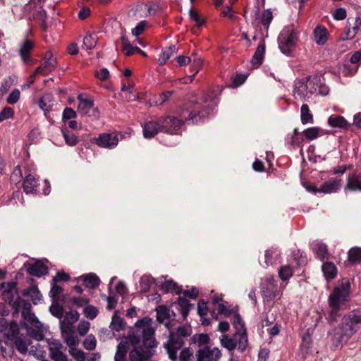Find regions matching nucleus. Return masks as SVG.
Listing matches in <instances>:
<instances>
[{"mask_svg": "<svg viewBox=\"0 0 361 361\" xmlns=\"http://www.w3.org/2000/svg\"><path fill=\"white\" fill-rule=\"evenodd\" d=\"M214 102L205 97L201 101H190L184 104L180 111V118L173 116L158 118L161 133L171 135H180L185 122L191 121L192 124L204 121L214 109Z\"/></svg>", "mask_w": 361, "mask_h": 361, "instance_id": "1", "label": "nucleus"}, {"mask_svg": "<svg viewBox=\"0 0 361 361\" xmlns=\"http://www.w3.org/2000/svg\"><path fill=\"white\" fill-rule=\"evenodd\" d=\"M149 319L144 317L139 319L135 324V328L140 331L142 345L134 347L129 353L130 361H148L154 355V350L158 342L154 338L155 331L149 326Z\"/></svg>", "mask_w": 361, "mask_h": 361, "instance_id": "2", "label": "nucleus"}, {"mask_svg": "<svg viewBox=\"0 0 361 361\" xmlns=\"http://www.w3.org/2000/svg\"><path fill=\"white\" fill-rule=\"evenodd\" d=\"M350 284L348 280H343L341 283L334 287L329 295L328 302L331 310L326 319L329 322H336L341 316V310L348 307L350 298Z\"/></svg>", "mask_w": 361, "mask_h": 361, "instance_id": "3", "label": "nucleus"}, {"mask_svg": "<svg viewBox=\"0 0 361 361\" xmlns=\"http://www.w3.org/2000/svg\"><path fill=\"white\" fill-rule=\"evenodd\" d=\"M361 326V310L356 309L343 316L335 334L339 343H345Z\"/></svg>", "mask_w": 361, "mask_h": 361, "instance_id": "4", "label": "nucleus"}, {"mask_svg": "<svg viewBox=\"0 0 361 361\" xmlns=\"http://www.w3.org/2000/svg\"><path fill=\"white\" fill-rule=\"evenodd\" d=\"M299 32L293 25L286 26L278 37L281 51L286 56H290L298 40Z\"/></svg>", "mask_w": 361, "mask_h": 361, "instance_id": "5", "label": "nucleus"}, {"mask_svg": "<svg viewBox=\"0 0 361 361\" xmlns=\"http://www.w3.org/2000/svg\"><path fill=\"white\" fill-rule=\"evenodd\" d=\"M34 48V42L27 39L20 47L18 54L23 63L26 66H33L38 61L37 59L31 56V52Z\"/></svg>", "mask_w": 361, "mask_h": 361, "instance_id": "6", "label": "nucleus"}, {"mask_svg": "<svg viewBox=\"0 0 361 361\" xmlns=\"http://www.w3.org/2000/svg\"><path fill=\"white\" fill-rule=\"evenodd\" d=\"M278 286L273 277H267L262 283V295L264 300L270 302L277 295Z\"/></svg>", "mask_w": 361, "mask_h": 361, "instance_id": "7", "label": "nucleus"}, {"mask_svg": "<svg viewBox=\"0 0 361 361\" xmlns=\"http://www.w3.org/2000/svg\"><path fill=\"white\" fill-rule=\"evenodd\" d=\"M196 356L197 361H219L221 353L217 348L211 349L206 345L197 351Z\"/></svg>", "mask_w": 361, "mask_h": 361, "instance_id": "8", "label": "nucleus"}, {"mask_svg": "<svg viewBox=\"0 0 361 361\" xmlns=\"http://www.w3.org/2000/svg\"><path fill=\"white\" fill-rule=\"evenodd\" d=\"M95 142L101 147L114 148L118 143V135L115 133L100 134L96 139Z\"/></svg>", "mask_w": 361, "mask_h": 361, "instance_id": "9", "label": "nucleus"}, {"mask_svg": "<svg viewBox=\"0 0 361 361\" xmlns=\"http://www.w3.org/2000/svg\"><path fill=\"white\" fill-rule=\"evenodd\" d=\"M143 136L146 139L154 137L159 133H161V127L158 118L154 121L146 122L142 126Z\"/></svg>", "mask_w": 361, "mask_h": 361, "instance_id": "10", "label": "nucleus"}, {"mask_svg": "<svg viewBox=\"0 0 361 361\" xmlns=\"http://www.w3.org/2000/svg\"><path fill=\"white\" fill-rule=\"evenodd\" d=\"M307 85L305 78L295 80L294 87L295 98L299 97L302 101H306L307 97L310 98Z\"/></svg>", "mask_w": 361, "mask_h": 361, "instance_id": "11", "label": "nucleus"}, {"mask_svg": "<svg viewBox=\"0 0 361 361\" xmlns=\"http://www.w3.org/2000/svg\"><path fill=\"white\" fill-rule=\"evenodd\" d=\"M341 186V179L329 178L322 183L320 187V191L322 193H332L337 192Z\"/></svg>", "mask_w": 361, "mask_h": 361, "instance_id": "12", "label": "nucleus"}, {"mask_svg": "<svg viewBox=\"0 0 361 361\" xmlns=\"http://www.w3.org/2000/svg\"><path fill=\"white\" fill-rule=\"evenodd\" d=\"M27 272L31 276L41 277L48 274V267L44 263L37 261L29 265Z\"/></svg>", "mask_w": 361, "mask_h": 361, "instance_id": "13", "label": "nucleus"}, {"mask_svg": "<svg viewBox=\"0 0 361 361\" xmlns=\"http://www.w3.org/2000/svg\"><path fill=\"white\" fill-rule=\"evenodd\" d=\"M78 100L79 102L78 110L81 114H87L94 107V101L85 94H80L78 96Z\"/></svg>", "mask_w": 361, "mask_h": 361, "instance_id": "14", "label": "nucleus"}, {"mask_svg": "<svg viewBox=\"0 0 361 361\" xmlns=\"http://www.w3.org/2000/svg\"><path fill=\"white\" fill-rule=\"evenodd\" d=\"M345 190L361 191V175L353 173L348 175Z\"/></svg>", "mask_w": 361, "mask_h": 361, "instance_id": "15", "label": "nucleus"}, {"mask_svg": "<svg viewBox=\"0 0 361 361\" xmlns=\"http://www.w3.org/2000/svg\"><path fill=\"white\" fill-rule=\"evenodd\" d=\"M328 124L332 128H338L343 130L348 129L350 124L346 119L338 114H332L328 118Z\"/></svg>", "mask_w": 361, "mask_h": 361, "instance_id": "16", "label": "nucleus"}, {"mask_svg": "<svg viewBox=\"0 0 361 361\" xmlns=\"http://www.w3.org/2000/svg\"><path fill=\"white\" fill-rule=\"evenodd\" d=\"M265 47L264 39H262L252 58L251 61L253 66L258 67L262 63L265 53Z\"/></svg>", "mask_w": 361, "mask_h": 361, "instance_id": "17", "label": "nucleus"}, {"mask_svg": "<svg viewBox=\"0 0 361 361\" xmlns=\"http://www.w3.org/2000/svg\"><path fill=\"white\" fill-rule=\"evenodd\" d=\"M38 180L32 175L28 174L25 176L23 181V190L26 194H36Z\"/></svg>", "mask_w": 361, "mask_h": 361, "instance_id": "18", "label": "nucleus"}, {"mask_svg": "<svg viewBox=\"0 0 361 361\" xmlns=\"http://www.w3.org/2000/svg\"><path fill=\"white\" fill-rule=\"evenodd\" d=\"M82 280L83 285L87 288L95 289L100 284L99 278L94 273H89L79 277L78 281Z\"/></svg>", "mask_w": 361, "mask_h": 361, "instance_id": "19", "label": "nucleus"}, {"mask_svg": "<svg viewBox=\"0 0 361 361\" xmlns=\"http://www.w3.org/2000/svg\"><path fill=\"white\" fill-rule=\"evenodd\" d=\"M328 132L318 127H311L302 132V135L307 141H312L319 136L327 134Z\"/></svg>", "mask_w": 361, "mask_h": 361, "instance_id": "20", "label": "nucleus"}, {"mask_svg": "<svg viewBox=\"0 0 361 361\" xmlns=\"http://www.w3.org/2000/svg\"><path fill=\"white\" fill-rule=\"evenodd\" d=\"M328 30L323 25H317L314 30L315 42L319 45H324L328 39Z\"/></svg>", "mask_w": 361, "mask_h": 361, "instance_id": "21", "label": "nucleus"}, {"mask_svg": "<svg viewBox=\"0 0 361 361\" xmlns=\"http://www.w3.org/2000/svg\"><path fill=\"white\" fill-rule=\"evenodd\" d=\"M23 295L26 298H30L34 305L38 304L42 298L40 291L36 286H32L23 290Z\"/></svg>", "mask_w": 361, "mask_h": 361, "instance_id": "22", "label": "nucleus"}, {"mask_svg": "<svg viewBox=\"0 0 361 361\" xmlns=\"http://www.w3.org/2000/svg\"><path fill=\"white\" fill-rule=\"evenodd\" d=\"M53 96L51 94H44L42 95L38 102L39 107L43 110L46 116L49 113L53 105Z\"/></svg>", "mask_w": 361, "mask_h": 361, "instance_id": "23", "label": "nucleus"}, {"mask_svg": "<svg viewBox=\"0 0 361 361\" xmlns=\"http://www.w3.org/2000/svg\"><path fill=\"white\" fill-rule=\"evenodd\" d=\"M322 271L326 279H334L337 275V268L331 262H324L322 265Z\"/></svg>", "mask_w": 361, "mask_h": 361, "instance_id": "24", "label": "nucleus"}, {"mask_svg": "<svg viewBox=\"0 0 361 361\" xmlns=\"http://www.w3.org/2000/svg\"><path fill=\"white\" fill-rule=\"evenodd\" d=\"M300 120L303 125L314 123L313 114L310 112L309 106L303 104L300 108Z\"/></svg>", "mask_w": 361, "mask_h": 361, "instance_id": "25", "label": "nucleus"}, {"mask_svg": "<svg viewBox=\"0 0 361 361\" xmlns=\"http://www.w3.org/2000/svg\"><path fill=\"white\" fill-rule=\"evenodd\" d=\"M178 305L180 307V311L183 316V319L188 317L190 310L193 307V304L184 297H179L178 299Z\"/></svg>", "mask_w": 361, "mask_h": 361, "instance_id": "26", "label": "nucleus"}, {"mask_svg": "<svg viewBox=\"0 0 361 361\" xmlns=\"http://www.w3.org/2000/svg\"><path fill=\"white\" fill-rule=\"evenodd\" d=\"M128 344L126 342H120L114 356V361H126Z\"/></svg>", "mask_w": 361, "mask_h": 361, "instance_id": "27", "label": "nucleus"}, {"mask_svg": "<svg viewBox=\"0 0 361 361\" xmlns=\"http://www.w3.org/2000/svg\"><path fill=\"white\" fill-rule=\"evenodd\" d=\"M157 320L159 323H163L166 319L171 318V310L170 309L164 305H161L157 308Z\"/></svg>", "mask_w": 361, "mask_h": 361, "instance_id": "28", "label": "nucleus"}, {"mask_svg": "<svg viewBox=\"0 0 361 361\" xmlns=\"http://www.w3.org/2000/svg\"><path fill=\"white\" fill-rule=\"evenodd\" d=\"M210 338L207 334H195L190 339V345L197 343L198 346L207 345Z\"/></svg>", "mask_w": 361, "mask_h": 361, "instance_id": "29", "label": "nucleus"}, {"mask_svg": "<svg viewBox=\"0 0 361 361\" xmlns=\"http://www.w3.org/2000/svg\"><path fill=\"white\" fill-rule=\"evenodd\" d=\"M348 259L351 264L361 263V247H354L348 252Z\"/></svg>", "mask_w": 361, "mask_h": 361, "instance_id": "30", "label": "nucleus"}, {"mask_svg": "<svg viewBox=\"0 0 361 361\" xmlns=\"http://www.w3.org/2000/svg\"><path fill=\"white\" fill-rule=\"evenodd\" d=\"M313 252L318 259L321 261L328 257L329 252L327 246L322 243H317L313 247Z\"/></svg>", "mask_w": 361, "mask_h": 361, "instance_id": "31", "label": "nucleus"}, {"mask_svg": "<svg viewBox=\"0 0 361 361\" xmlns=\"http://www.w3.org/2000/svg\"><path fill=\"white\" fill-rule=\"evenodd\" d=\"M154 279L149 275H144L140 279V286L142 293L149 291L151 286L154 283Z\"/></svg>", "mask_w": 361, "mask_h": 361, "instance_id": "32", "label": "nucleus"}, {"mask_svg": "<svg viewBox=\"0 0 361 361\" xmlns=\"http://www.w3.org/2000/svg\"><path fill=\"white\" fill-rule=\"evenodd\" d=\"M305 80L307 81L308 94L310 97L316 92L319 78L317 75H309L305 78Z\"/></svg>", "mask_w": 361, "mask_h": 361, "instance_id": "33", "label": "nucleus"}, {"mask_svg": "<svg viewBox=\"0 0 361 361\" xmlns=\"http://www.w3.org/2000/svg\"><path fill=\"white\" fill-rule=\"evenodd\" d=\"M61 344H59V347L50 348V357L54 361H72L68 360L67 355L64 354L61 350Z\"/></svg>", "mask_w": 361, "mask_h": 361, "instance_id": "34", "label": "nucleus"}, {"mask_svg": "<svg viewBox=\"0 0 361 361\" xmlns=\"http://www.w3.org/2000/svg\"><path fill=\"white\" fill-rule=\"evenodd\" d=\"M125 324L124 320L118 315L117 311L115 312L109 327L116 331H120L124 329Z\"/></svg>", "mask_w": 361, "mask_h": 361, "instance_id": "35", "label": "nucleus"}, {"mask_svg": "<svg viewBox=\"0 0 361 361\" xmlns=\"http://www.w3.org/2000/svg\"><path fill=\"white\" fill-rule=\"evenodd\" d=\"M121 41L123 45V51L124 52L125 55L127 56L133 55L137 46H133L125 35H123L121 37Z\"/></svg>", "mask_w": 361, "mask_h": 361, "instance_id": "36", "label": "nucleus"}, {"mask_svg": "<svg viewBox=\"0 0 361 361\" xmlns=\"http://www.w3.org/2000/svg\"><path fill=\"white\" fill-rule=\"evenodd\" d=\"M348 27L351 30L352 32L355 33V35L359 32L361 27V18L356 16L355 18H348L347 20Z\"/></svg>", "mask_w": 361, "mask_h": 361, "instance_id": "37", "label": "nucleus"}, {"mask_svg": "<svg viewBox=\"0 0 361 361\" xmlns=\"http://www.w3.org/2000/svg\"><path fill=\"white\" fill-rule=\"evenodd\" d=\"M233 314L234 316L232 324L233 327L235 329V334H239L246 330L245 323L240 314L235 312Z\"/></svg>", "mask_w": 361, "mask_h": 361, "instance_id": "38", "label": "nucleus"}, {"mask_svg": "<svg viewBox=\"0 0 361 361\" xmlns=\"http://www.w3.org/2000/svg\"><path fill=\"white\" fill-rule=\"evenodd\" d=\"M176 49L175 45H171L166 49L162 50L161 54L159 59V62L161 66L164 65L167 62L171 55L175 52Z\"/></svg>", "mask_w": 361, "mask_h": 361, "instance_id": "39", "label": "nucleus"}, {"mask_svg": "<svg viewBox=\"0 0 361 361\" xmlns=\"http://www.w3.org/2000/svg\"><path fill=\"white\" fill-rule=\"evenodd\" d=\"M221 345L228 350H233L237 346V341L233 338L228 337L227 335H223L220 339Z\"/></svg>", "mask_w": 361, "mask_h": 361, "instance_id": "40", "label": "nucleus"}, {"mask_svg": "<svg viewBox=\"0 0 361 361\" xmlns=\"http://www.w3.org/2000/svg\"><path fill=\"white\" fill-rule=\"evenodd\" d=\"M237 335L239 336L238 341L237 342L238 345V350L243 353L245 350L248 344L247 330H245L244 331H242L239 334H235V336Z\"/></svg>", "mask_w": 361, "mask_h": 361, "instance_id": "41", "label": "nucleus"}, {"mask_svg": "<svg viewBox=\"0 0 361 361\" xmlns=\"http://www.w3.org/2000/svg\"><path fill=\"white\" fill-rule=\"evenodd\" d=\"M166 344L176 346V348H182L184 345V341L177 333L171 331L168 343Z\"/></svg>", "mask_w": 361, "mask_h": 361, "instance_id": "42", "label": "nucleus"}, {"mask_svg": "<svg viewBox=\"0 0 361 361\" xmlns=\"http://www.w3.org/2000/svg\"><path fill=\"white\" fill-rule=\"evenodd\" d=\"M293 274V271L290 265L282 266L279 269V276L283 281H288Z\"/></svg>", "mask_w": 361, "mask_h": 361, "instance_id": "43", "label": "nucleus"}, {"mask_svg": "<svg viewBox=\"0 0 361 361\" xmlns=\"http://www.w3.org/2000/svg\"><path fill=\"white\" fill-rule=\"evenodd\" d=\"M44 60L46 66L49 67V72L53 71L57 66L56 59L54 57V54L51 50H48L45 52Z\"/></svg>", "mask_w": 361, "mask_h": 361, "instance_id": "44", "label": "nucleus"}, {"mask_svg": "<svg viewBox=\"0 0 361 361\" xmlns=\"http://www.w3.org/2000/svg\"><path fill=\"white\" fill-rule=\"evenodd\" d=\"M62 133L67 145L70 146H75L78 143L79 140L78 137L73 133L68 130H63Z\"/></svg>", "mask_w": 361, "mask_h": 361, "instance_id": "45", "label": "nucleus"}, {"mask_svg": "<svg viewBox=\"0 0 361 361\" xmlns=\"http://www.w3.org/2000/svg\"><path fill=\"white\" fill-rule=\"evenodd\" d=\"M357 69L358 65L356 67H353L350 64L345 63L339 68V71L345 77H351L357 73Z\"/></svg>", "mask_w": 361, "mask_h": 361, "instance_id": "46", "label": "nucleus"}, {"mask_svg": "<svg viewBox=\"0 0 361 361\" xmlns=\"http://www.w3.org/2000/svg\"><path fill=\"white\" fill-rule=\"evenodd\" d=\"M63 291V289L61 286L51 281V288L49 292V295L51 298L53 302H58L59 295L61 294Z\"/></svg>", "mask_w": 361, "mask_h": 361, "instance_id": "47", "label": "nucleus"}, {"mask_svg": "<svg viewBox=\"0 0 361 361\" xmlns=\"http://www.w3.org/2000/svg\"><path fill=\"white\" fill-rule=\"evenodd\" d=\"M16 283L11 282L7 284L8 288L4 290L3 292V296L6 300H8V302L11 304L13 302V304H16V301H13V290L16 288Z\"/></svg>", "mask_w": 361, "mask_h": 361, "instance_id": "48", "label": "nucleus"}, {"mask_svg": "<svg viewBox=\"0 0 361 361\" xmlns=\"http://www.w3.org/2000/svg\"><path fill=\"white\" fill-rule=\"evenodd\" d=\"M28 332L30 337L37 341H42L44 338L43 330L40 326H35L34 327L30 328L28 330Z\"/></svg>", "mask_w": 361, "mask_h": 361, "instance_id": "49", "label": "nucleus"}, {"mask_svg": "<svg viewBox=\"0 0 361 361\" xmlns=\"http://www.w3.org/2000/svg\"><path fill=\"white\" fill-rule=\"evenodd\" d=\"M73 324L63 320L60 322V329L63 336L75 334L74 326Z\"/></svg>", "mask_w": 361, "mask_h": 361, "instance_id": "50", "label": "nucleus"}, {"mask_svg": "<svg viewBox=\"0 0 361 361\" xmlns=\"http://www.w3.org/2000/svg\"><path fill=\"white\" fill-rule=\"evenodd\" d=\"M49 311L53 316L58 319H61L63 317L64 309L57 302L49 307Z\"/></svg>", "mask_w": 361, "mask_h": 361, "instance_id": "51", "label": "nucleus"}, {"mask_svg": "<svg viewBox=\"0 0 361 361\" xmlns=\"http://www.w3.org/2000/svg\"><path fill=\"white\" fill-rule=\"evenodd\" d=\"M83 313L87 319L92 320L97 317L99 311L94 306L87 305L83 310Z\"/></svg>", "mask_w": 361, "mask_h": 361, "instance_id": "52", "label": "nucleus"}, {"mask_svg": "<svg viewBox=\"0 0 361 361\" xmlns=\"http://www.w3.org/2000/svg\"><path fill=\"white\" fill-rule=\"evenodd\" d=\"M97 345V340L95 337L90 334L88 335L83 341V346L86 350H93Z\"/></svg>", "mask_w": 361, "mask_h": 361, "instance_id": "53", "label": "nucleus"}, {"mask_svg": "<svg viewBox=\"0 0 361 361\" xmlns=\"http://www.w3.org/2000/svg\"><path fill=\"white\" fill-rule=\"evenodd\" d=\"M202 65V60L199 57H195L193 59V63L191 66V72L192 73V75L190 77V82H192L194 79L195 75L199 72L200 68Z\"/></svg>", "mask_w": 361, "mask_h": 361, "instance_id": "54", "label": "nucleus"}, {"mask_svg": "<svg viewBox=\"0 0 361 361\" xmlns=\"http://www.w3.org/2000/svg\"><path fill=\"white\" fill-rule=\"evenodd\" d=\"M97 44V37L95 35H89L83 39V45L87 49H93Z\"/></svg>", "mask_w": 361, "mask_h": 361, "instance_id": "55", "label": "nucleus"}, {"mask_svg": "<svg viewBox=\"0 0 361 361\" xmlns=\"http://www.w3.org/2000/svg\"><path fill=\"white\" fill-rule=\"evenodd\" d=\"M272 19V12L269 9L265 10L262 15L261 23L267 30L269 28Z\"/></svg>", "mask_w": 361, "mask_h": 361, "instance_id": "56", "label": "nucleus"}, {"mask_svg": "<svg viewBox=\"0 0 361 361\" xmlns=\"http://www.w3.org/2000/svg\"><path fill=\"white\" fill-rule=\"evenodd\" d=\"M14 115L13 109L10 106H5L0 111V123L8 118H12Z\"/></svg>", "mask_w": 361, "mask_h": 361, "instance_id": "57", "label": "nucleus"}, {"mask_svg": "<svg viewBox=\"0 0 361 361\" xmlns=\"http://www.w3.org/2000/svg\"><path fill=\"white\" fill-rule=\"evenodd\" d=\"M69 353L74 357L76 361H85V353L79 349L75 348H71L69 350Z\"/></svg>", "mask_w": 361, "mask_h": 361, "instance_id": "58", "label": "nucleus"}, {"mask_svg": "<svg viewBox=\"0 0 361 361\" xmlns=\"http://www.w3.org/2000/svg\"><path fill=\"white\" fill-rule=\"evenodd\" d=\"M20 97V92L18 89H14L8 96L6 102L9 104H15L18 102Z\"/></svg>", "mask_w": 361, "mask_h": 361, "instance_id": "59", "label": "nucleus"}, {"mask_svg": "<svg viewBox=\"0 0 361 361\" xmlns=\"http://www.w3.org/2000/svg\"><path fill=\"white\" fill-rule=\"evenodd\" d=\"M175 332L183 338L184 337L190 336L192 334V328L190 325H183L178 327Z\"/></svg>", "mask_w": 361, "mask_h": 361, "instance_id": "60", "label": "nucleus"}, {"mask_svg": "<svg viewBox=\"0 0 361 361\" xmlns=\"http://www.w3.org/2000/svg\"><path fill=\"white\" fill-rule=\"evenodd\" d=\"M189 16L192 20L196 22L198 27H201L204 24V21L200 18L196 10L190 8L189 11Z\"/></svg>", "mask_w": 361, "mask_h": 361, "instance_id": "61", "label": "nucleus"}, {"mask_svg": "<svg viewBox=\"0 0 361 361\" xmlns=\"http://www.w3.org/2000/svg\"><path fill=\"white\" fill-rule=\"evenodd\" d=\"M77 116L76 112L71 107H66L62 114V120L66 122L67 120L75 118Z\"/></svg>", "mask_w": 361, "mask_h": 361, "instance_id": "62", "label": "nucleus"}, {"mask_svg": "<svg viewBox=\"0 0 361 361\" xmlns=\"http://www.w3.org/2000/svg\"><path fill=\"white\" fill-rule=\"evenodd\" d=\"M80 314L77 311H70L66 312L63 321L74 324L79 319Z\"/></svg>", "mask_w": 361, "mask_h": 361, "instance_id": "63", "label": "nucleus"}, {"mask_svg": "<svg viewBox=\"0 0 361 361\" xmlns=\"http://www.w3.org/2000/svg\"><path fill=\"white\" fill-rule=\"evenodd\" d=\"M14 343L17 350L20 353H25L27 350V345L26 342L20 337H16Z\"/></svg>", "mask_w": 361, "mask_h": 361, "instance_id": "64", "label": "nucleus"}]
</instances>
